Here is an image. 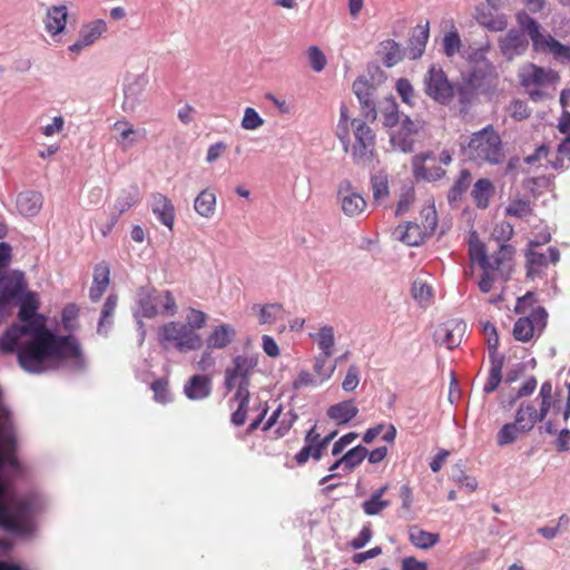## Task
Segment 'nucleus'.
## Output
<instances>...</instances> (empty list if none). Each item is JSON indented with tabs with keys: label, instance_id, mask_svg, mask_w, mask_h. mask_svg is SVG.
Segmentation results:
<instances>
[{
	"label": "nucleus",
	"instance_id": "18",
	"mask_svg": "<svg viewBox=\"0 0 570 570\" xmlns=\"http://www.w3.org/2000/svg\"><path fill=\"white\" fill-rule=\"evenodd\" d=\"M106 31L107 23L101 19L83 24L79 31L78 40L69 46V51L79 53L85 47L94 45Z\"/></svg>",
	"mask_w": 570,
	"mask_h": 570
},
{
	"label": "nucleus",
	"instance_id": "21",
	"mask_svg": "<svg viewBox=\"0 0 570 570\" xmlns=\"http://www.w3.org/2000/svg\"><path fill=\"white\" fill-rule=\"evenodd\" d=\"M151 209L163 225L170 230L174 229L176 218L175 206L167 196L160 193L151 194Z\"/></svg>",
	"mask_w": 570,
	"mask_h": 570
},
{
	"label": "nucleus",
	"instance_id": "36",
	"mask_svg": "<svg viewBox=\"0 0 570 570\" xmlns=\"http://www.w3.org/2000/svg\"><path fill=\"white\" fill-rule=\"evenodd\" d=\"M429 40V23L426 22L424 26H416L414 32L410 39L411 49L410 55L411 58L416 59L422 56L425 46Z\"/></svg>",
	"mask_w": 570,
	"mask_h": 570
},
{
	"label": "nucleus",
	"instance_id": "64",
	"mask_svg": "<svg viewBox=\"0 0 570 570\" xmlns=\"http://www.w3.org/2000/svg\"><path fill=\"white\" fill-rule=\"evenodd\" d=\"M79 308L76 304H68L61 313V322L66 330H73V322L78 318Z\"/></svg>",
	"mask_w": 570,
	"mask_h": 570
},
{
	"label": "nucleus",
	"instance_id": "41",
	"mask_svg": "<svg viewBox=\"0 0 570 570\" xmlns=\"http://www.w3.org/2000/svg\"><path fill=\"white\" fill-rule=\"evenodd\" d=\"M322 351V353L333 354L334 347V330L332 326L324 325L320 328L318 333L311 334Z\"/></svg>",
	"mask_w": 570,
	"mask_h": 570
},
{
	"label": "nucleus",
	"instance_id": "24",
	"mask_svg": "<svg viewBox=\"0 0 570 570\" xmlns=\"http://www.w3.org/2000/svg\"><path fill=\"white\" fill-rule=\"evenodd\" d=\"M68 9L66 6H52L47 10L45 22V29L52 37L61 33L67 23Z\"/></svg>",
	"mask_w": 570,
	"mask_h": 570
},
{
	"label": "nucleus",
	"instance_id": "38",
	"mask_svg": "<svg viewBox=\"0 0 570 570\" xmlns=\"http://www.w3.org/2000/svg\"><path fill=\"white\" fill-rule=\"evenodd\" d=\"M472 175L468 169H461L458 178L453 186L450 188L448 198L450 203H454L461 199L463 194L468 190L471 185Z\"/></svg>",
	"mask_w": 570,
	"mask_h": 570
},
{
	"label": "nucleus",
	"instance_id": "53",
	"mask_svg": "<svg viewBox=\"0 0 570 570\" xmlns=\"http://www.w3.org/2000/svg\"><path fill=\"white\" fill-rule=\"evenodd\" d=\"M443 51L448 57H453L461 48V39L458 31L445 33L442 40Z\"/></svg>",
	"mask_w": 570,
	"mask_h": 570
},
{
	"label": "nucleus",
	"instance_id": "15",
	"mask_svg": "<svg viewBox=\"0 0 570 570\" xmlns=\"http://www.w3.org/2000/svg\"><path fill=\"white\" fill-rule=\"evenodd\" d=\"M337 198L343 213L348 217H358L366 209V200L352 186L351 181L343 180L338 185Z\"/></svg>",
	"mask_w": 570,
	"mask_h": 570
},
{
	"label": "nucleus",
	"instance_id": "14",
	"mask_svg": "<svg viewBox=\"0 0 570 570\" xmlns=\"http://www.w3.org/2000/svg\"><path fill=\"white\" fill-rule=\"evenodd\" d=\"M27 287L24 274L19 271L9 272L0 277V309L6 308L11 301L22 296ZM3 322V314H0V324Z\"/></svg>",
	"mask_w": 570,
	"mask_h": 570
},
{
	"label": "nucleus",
	"instance_id": "33",
	"mask_svg": "<svg viewBox=\"0 0 570 570\" xmlns=\"http://www.w3.org/2000/svg\"><path fill=\"white\" fill-rule=\"evenodd\" d=\"M387 489L389 485L381 487L372 493L368 500L362 503V509L366 515L380 514L383 510L390 507L391 501L383 499Z\"/></svg>",
	"mask_w": 570,
	"mask_h": 570
},
{
	"label": "nucleus",
	"instance_id": "47",
	"mask_svg": "<svg viewBox=\"0 0 570 570\" xmlns=\"http://www.w3.org/2000/svg\"><path fill=\"white\" fill-rule=\"evenodd\" d=\"M532 208L529 200L525 199H512L505 207V216L525 218L530 216Z\"/></svg>",
	"mask_w": 570,
	"mask_h": 570
},
{
	"label": "nucleus",
	"instance_id": "44",
	"mask_svg": "<svg viewBox=\"0 0 570 570\" xmlns=\"http://www.w3.org/2000/svg\"><path fill=\"white\" fill-rule=\"evenodd\" d=\"M381 52L386 67H393L402 59L400 46L392 39L381 43Z\"/></svg>",
	"mask_w": 570,
	"mask_h": 570
},
{
	"label": "nucleus",
	"instance_id": "59",
	"mask_svg": "<svg viewBox=\"0 0 570 570\" xmlns=\"http://www.w3.org/2000/svg\"><path fill=\"white\" fill-rule=\"evenodd\" d=\"M308 60L312 69L316 72H321L325 68L327 62L325 55L316 46L309 47Z\"/></svg>",
	"mask_w": 570,
	"mask_h": 570
},
{
	"label": "nucleus",
	"instance_id": "40",
	"mask_svg": "<svg viewBox=\"0 0 570 570\" xmlns=\"http://www.w3.org/2000/svg\"><path fill=\"white\" fill-rule=\"evenodd\" d=\"M476 20L480 24L491 31H502L508 26V20L503 14H493L492 12H484L478 10Z\"/></svg>",
	"mask_w": 570,
	"mask_h": 570
},
{
	"label": "nucleus",
	"instance_id": "12",
	"mask_svg": "<svg viewBox=\"0 0 570 570\" xmlns=\"http://www.w3.org/2000/svg\"><path fill=\"white\" fill-rule=\"evenodd\" d=\"M548 313L544 307L533 308L528 316L520 317L513 326V337L520 342H529L540 335L547 326Z\"/></svg>",
	"mask_w": 570,
	"mask_h": 570
},
{
	"label": "nucleus",
	"instance_id": "5",
	"mask_svg": "<svg viewBox=\"0 0 570 570\" xmlns=\"http://www.w3.org/2000/svg\"><path fill=\"white\" fill-rule=\"evenodd\" d=\"M462 153L468 160L478 166H497L505 159L502 138L493 125L473 132L466 144L462 145Z\"/></svg>",
	"mask_w": 570,
	"mask_h": 570
},
{
	"label": "nucleus",
	"instance_id": "19",
	"mask_svg": "<svg viewBox=\"0 0 570 570\" xmlns=\"http://www.w3.org/2000/svg\"><path fill=\"white\" fill-rule=\"evenodd\" d=\"M374 90V87L365 79H356L353 82V91L363 107L365 119L368 121H374L377 116L373 99Z\"/></svg>",
	"mask_w": 570,
	"mask_h": 570
},
{
	"label": "nucleus",
	"instance_id": "48",
	"mask_svg": "<svg viewBox=\"0 0 570 570\" xmlns=\"http://www.w3.org/2000/svg\"><path fill=\"white\" fill-rule=\"evenodd\" d=\"M336 431L330 433L328 435L322 438L320 433L316 432V426L314 425L312 429H309L304 438V442L308 445H312L314 448H318V445H322V451H324L330 442L336 436Z\"/></svg>",
	"mask_w": 570,
	"mask_h": 570
},
{
	"label": "nucleus",
	"instance_id": "8",
	"mask_svg": "<svg viewBox=\"0 0 570 570\" xmlns=\"http://www.w3.org/2000/svg\"><path fill=\"white\" fill-rule=\"evenodd\" d=\"M258 365L257 353L236 355L232 364L224 372V386L228 392L234 390H249L250 379Z\"/></svg>",
	"mask_w": 570,
	"mask_h": 570
},
{
	"label": "nucleus",
	"instance_id": "10",
	"mask_svg": "<svg viewBox=\"0 0 570 570\" xmlns=\"http://www.w3.org/2000/svg\"><path fill=\"white\" fill-rule=\"evenodd\" d=\"M423 82L425 94L441 105L449 104L454 97V87L441 68L431 67Z\"/></svg>",
	"mask_w": 570,
	"mask_h": 570
},
{
	"label": "nucleus",
	"instance_id": "61",
	"mask_svg": "<svg viewBox=\"0 0 570 570\" xmlns=\"http://www.w3.org/2000/svg\"><path fill=\"white\" fill-rule=\"evenodd\" d=\"M539 397L541 400L540 402V410L542 411V414L549 413L551 406H552V384L551 382L547 381L542 383L539 392Z\"/></svg>",
	"mask_w": 570,
	"mask_h": 570
},
{
	"label": "nucleus",
	"instance_id": "58",
	"mask_svg": "<svg viewBox=\"0 0 570 570\" xmlns=\"http://www.w3.org/2000/svg\"><path fill=\"white\" fill-rule=\"evenodd\" d=\"M501 372H502V365L500 363L493 364L491 366L488 379L483 386V391L485 393H492L497 390V387L499 386L501 379H502Z\"/></svg>",
	"mask_w": 570,
	"mask_h": 570
},
{
	"label": "nucleus",
	"instance_id": "54",
	"mask_svg": "<svg viewBox=\"0 0 570 570\" xmlns=\"http://www.w3.org/2000/svg\"><path fill=\"white\" fill-rule=\"evenodd\" d=\"M373 199L376 203L382 202L389 195L387 179L382 176H374L371 179Z\"/></svg>",
	"mask_w": 570,
	"mask_h": 570
},
{
	"label": "nucleus",
	"instance_id": "9",
	"mask_svg": "<svg viewBox=\"0 0 570 570\" xmlns=\"http://www.w3.org/2000/svg\"><path fill=\"white\" fill-rule=\"evenodd\" d=\"M452 155L449 150H442L436 157L433 151H425L412 158L413 175L417 180L435 181L445 175L442 165H450Z\"/></svg>",
	"mask_w": 570,
	"mask_h": 570
},
{
	"label": "nucleus",
	"instance_id": "7",
	"mask_svg": "<svg viewBox=\"0 0 570 570\" xmlns=\"http://www.w3.org/2000/svg\"><path fill=\"white\" fill-rule=\"evenodd\" d=\"M158 340L165 348H176L180 353L199 350L203 346L202 336L190 326L180 322H168L158 330Z\"/></svg>",
	"mask_w": 570,
	"mask_h": 570
},
{
	"label": "nucleus",
	"instance_id": "55",
	"mask_svg": "<svg viewBox=\"0 0 570 570\" xmlns=\"http://www.w3.org/2000/svg\"><path fill=\"white\" fill-rule=\"evenodd\" d=\"M117 303H118V297L115 294H110L106 298L102 309H101L100 321H99V325H98L99 332L101 331V328L104 327V325L106 323H110L109 318L112 317V315L116 311V307H117Z\"/></svg>",
	"mask_w": 570,
	"mask_h": 570
},
{
	"label": "nucleus",
	"instance_id": "22",
	"mask_svg": "<svg viewBox=\"0 0 570 570\" xmlns=\"http://www.w3.org/2000/svg\"><path fill=\"white\" fill-rule=\"evenodd\" d=\"M547 414H542L541 410H537L531 402H522L514 415V422L524 430L531 432L538 422H542Z\"/></svg>",
	"mask_w": 570,
	"mask_h": 570
},
{
	"label": "nucleus",
	"instance_id": "25",
	"mask_svg": "<svg viewBox=\"0 0 570 570\" xmlns=\"http://www.w3.org/2000/svg\"><path fill=\"white\" fill-rule=\"evenodd\" d=\"M186 396L190 400H203L212 393V380L206 375H193L184 386Z\"/></svg>",
	"mask_w": 570,
	"mask_h": 570
},
{
	"label": "nucleus",
	"instance_id": "6",
	"mask_svg": "<svg viewBox=\"0 0 570 570\" xmlns=\"http://www.w3.org/2000/svg\"><path fill=\"white\" fill-rule=\"evenodd\" d=\"M177 313L176 299L170 291L139 288L137 293V317L154 318L157 315L174 316Z\"/></svg>",
	"mask_w": 570,
	"mask_h": 570
},
{
	"label": "nucleus",
	"instance_id": "16",
	"mask_svg": "<svg viewBox=\"0 0 570 570\" xmlns=\"http://www.w3.org/2000/svg\"><path fill=\"white\" fill-rule=\"evenodd\" d=\"M466 323L462 320H450L441 324L434 333L435 342L449 350L458 347L465 334Z\"/></svg>",
	"mask_w": 570,
	"mask_h": 570
},
{
	"label": "nucleus",
	"instance_id": "56",
	"mask_svg": "<svg viewBox=\"0 0 570 570\" xmlns=\"http://www.w3.org/2000/svg\"><path fill=\"white\" fill-rule=\"evenodd\" d=\"M399 114L397 106L394 100H391L387 107L383 110V125L389 128L397 127L402 120Z\"/></svg>",
	"mask_w": 570,
	"mask_h": 570
},
{
	"label": "nucleus",
	"instance_id": "57",
	"mask_svg": "<svg viewBox=\"0 0 570 570\" xmlns=\"http://www.w3.org/2000/svg\"><path fill=\"white\" fill-rule=\"evenodd\" d=\"M510 116L517 120L521 121L530 117L531 110L529 109L525 101L520 99H514L511 101L509 106Z\"/></svg>",
	"mask_w": 570,
	"mask_h": 570
},
{
	"label": "nucleus",
	"instance_id": "42",
	"mask_svg": "<svg viewBox=\"0 0 570 570\" xmlns=\"http://www.w3.org/2000/svg\"><path fill=\"white\" fill-rule=\"evenodd\" d=\"M366 455L367 449L362 445H357L348 450L341 459H338V463H343L347 471H352L363 462Z\"/></svg>",
	"mask_w": 570,
	"mask_h": 570
},
{
	"label": "nucleus",
	"instance_id": "28",
	"mask_svg": "<svg viewBox=\"0 0 570 570\" xmlns=\"http://www.w3.org/2000/svg\"><path fill=\"white\" fill-rule=\"evenodd\" d=\"M358 413L357 406L353 400L343 401L331 405L327 410V416L338 425L348 423Z\"/></svg>",
	"mask_w": 570,
	"mask_h": 570
},
{
	"label": "nucleus",
	"instance_id": "27",
	"mask_svg": "<svg viewBox=\"0 0 570 570\" xmlns=\"http://www.w3.org/2000/svg\"><path fill=\"white\" fill-rule=\"evenodd\" d=\"M235 336V328L228 324H220L214 326V328L207 336V346L208 348H225L233 342Z\"/></svg>",
	"mask_w": 570,
	"mask_h": 570
},
{
	"label": "nucleus",
	"instance_id": "62",
	"mask_svg": "<svg viewBox=\"0 0 570 570\" xmlns=\"http://www.w3.org/2000/svg\"><path fill=\"white\" fill-rule=\"evenodd\" d=\"M396 91L402 98L403 102L413 105L414 88L409 79L401 78L396 82Z\"/></svg>",
	"mask_w": 570,
	"mask_h": 570
},
{
	"label": "nucleus",
	"instance_id": "52",
	"mask_svg": "<svg viewBox=\"0 0 570 570\" xmlns=\"http://www.w3.org/2000/svg\"><path fill=\"white\" fill-rule=\"evenodd\" d=\"M240 125L246 130H255L264 125V119L254 108L247 107L244 110Z\"/></svg>",
	"mask_w": 570,
	"mask_h": 570
},
{
	"label": "nucleus",
	"instance_id": "13",
	"mask_svg": "<svg viewBox=\"0 0 570 570\" xmlns=\"http://www.w3.org/2000/svg\"><path fill=\"white\" fill-rule=\"evenodd\" d=\"M422 128V120L403 116L400 125L391 132L390 141L395 149L403 153H411Z\"/></svg>",
	"mask_w": 570,
	"mask_h": 570
},
{
	"label": "nucleus",
	"instance_id": "37",
	"mask_svg": "<svg viewBox=\"0 0 570 570\" xmlns=\"http://www.w3.org/2000/svg\"><path fill=\"white\" fill-rule=\"evenodd\" d=\"M524 434H528V432L521 430L514 421L505 423L497 433V444L499 446L513 444L521 435Z\"/></svg>",
	"mask_w": 570,
	"mask_h": 570
},
{
	"label": "nucleus",
	"instance_id": "1",
	"mask_svg": "<svg viewBox=\"0 0 570 570\" xmlns=\"http://www.w3.org/2000/svg\"><path fill=\"white\" fill-rule=\"evenodd\" d=\"M18 318L22 324H12L0 336V353H17L20 367L30 374H41L60 365L83 371L87 362L83 347L72 334L60 335L46 324V317L38 314L40 302L35 292L19 297Z\"/></svg>",
	"mask_w": 570,
	"mask_h": 570
},
{
	"label": "nucleus",
	"instance_id": "20",
	"mask_svg": "<svg viewBox=\"0 0 570 570\" xmlns=\"http://www.w3.org/2000/svg\"><path fill=\"white\" fill-rule=\"evenodd\" d=\"M138 203V191L135 190H122L117 199L115 200L112 212L110 214V222L106 226L105 229H102V235L107 236L114 226L117 224L118 219L122 214L128 212L134 205Z\"/></svg>",
	"mask_w": 570,
	"mask_h": 570
},
{
	"label": "nucleus",
	"instance_id": "35",
	"mask_svg": "<svg viewBox=\"0 0 570 570\" xmlns=\"http://www.w3.org/2000/svg\"><path fill=\"white\" fill-rule=\"evenodd\" d=\"M286 316V311L282 304H264L258 306V320L261 324H274L277 321H283Z\"/></svg>",
	"mask_w": 570,
	"mask_h": 570
},
{
	"label": "nucleus",
	"instance_id": "2",
	"mask_svg": "<svg viewBox=\"0 0 570 570\" xmlns=\"http://www.w3.org/2000/svg\"><path fill=\"white\" fill-rule=\"evenodd\" d=\"M515 19L520 31L511 29L499 40V47L504 57L511 60L524 53L529 47L527 35L535 52L551 55L553 59L562 62L570 60V46L561 43L544 31L541 24L525 11L518 12Z\"/></svg>",
	"mask_w": 570,
	"mask_h": 570
},
{
	"label": "nucleus",
	"instance_id": "39",
	"mask_svg": "<svg viewBox=\"0 0 570 570\" xmlns=\"http://www.w3.org/2000/svg\"><path fill=\"white\" fill-rule=\"evenodd\" d=\"M411 293L415 302L422 307H428L433 302L432 287L421 279H415L413 282Z\"/></svg>",
	"mask_w": 570,
	"mask_h": 570
},
{
	"label": "nucleus",
	"instance_id": "46",
	"mask_svg": "<svg viewBox=\"0 0 570 570\" xmlns=\"http://www.w3.org/2000/svg\"><path fill=\"white\" fill-rule=\"evenodd\" d=\"M528 275L533 276L539 274L543 268L548 266V257L543 253L535 250H528L525 254Z\"/></svg>",
	"mask_w": 570,
	"mask_h": 570
},
{
	"label": "nucleus",
	"instance_id": "29",
	"mask_svg": "<svg viewBox=\"0 0 570 570\" xmlns=\"http://www.w3.org/2000/svg\"><path fill=\"white\" fill-rule=\"evenodd\" d=\"M17 207L24 216H35L42 207V195L38 191L28 190L18 195Z\"/></svg>",
	"mask_w": 570,
	"mask_h": 570
},
{
	"label": "nucleus",
	"instance_id": "60",
	"mask_svg": "<svg viewBox=\"0 0 570 570\" xmlns=\"http://www.w3.org/2000/svg\"><path fill=\"white\" fill-rule=\"evenodd\" d=\"M482 330L487 340L489 351L491 354H494L499 347V335L497 328L492 323L485 322L482 324Z\"/></svg>",
	"mask_w": 570,
	"mask_h": 570
},
{
	"label": "nucleus",
	"instance_id": "26",
	"mask_svg": "<svg viewBox=\"0 0 570 570\" xmlns=\"http://www.w3.org/2000/svg\"><path fill=\"white\" fill-rule=\"evenodd\" d=\"M234 392L230 402L236 403V409L230 415V422L235 426H242L247 420L250 393L249 390H234Z\"/></svg>",
	"mask_w": 570,
	"mask_h": 570
},
{
	"label": "nucleus",
	"instance_id": "17",
	"mask_svg": "<svg viewBox=\"0 0 570 570\" xmlns=\"http://www.w3.org/2000/svg\"><path fill=\"white\" fill-rule=\"evenodd\" d=\"M519 77L521 85L525 88L531 86L544 87L559 80V75L556 71L549 68L539 67L534 63H528L524 66L521 69Z\"/></svg>",
	"mask_w": 570,
	"mask_h": 570
},
{
	"label": "nucleus",
	"instance_id": "34",
	"mask_svg": "<svg viewBox=\"0 0 570 570\" xmlns=\"http://www.w3.org/2000/svg\"><path fill=\"white\" fill-rule=\"evenodd\" d=\"M112 129L118 134L116 141L124 150H127L136 142L134 136L137 134V130L134 129V126L128 120L121 119L116 121Z\"/></svg>",
	"mask_w": 570,
	"mask_h": 570
},
{
	"label": "nucleus",
	"instance_id": "11",
	"mask_svg": "<svg viewBox=\"0 0 570 570\" xmlns=\"http://www.w3.org/2000/svg\"><path fill=\"white\" fill-rule=\"evenodd\" d=\"M490 46L487 43L470 55L471 71L470 81L475 87H482L492 83L498 78L494 65L487 59Z\"/></svg>",
	"mask_w": 570,
	"mask_h": 570
},
{
	"label": "nucleus",
	"instance_id": "23",
	"mask_svg": "<svg viewBox=\"0 0 570 570\" xmlns=\"http://www.w3.org/2000/svg\"><path fill=\"white\" fill-rule=\"evenodd\" d=\"M110 268L106 262L95 266L92 285L89 289V297L92 302H98L107 291L110 282Z\"/></svg>",
	"mask_w": 570,
	"mask_h": 570
},
{
	"label": "nucleus",
	"instance_id": "32",
	"mask_svg": "<svg viewBox=\"0 0 570 570\" xmlns=\"http://www.w3.org/2000/svg\"><path fill=\"white\" fill-rule=\"evenodd\" d=\"M409 541L419 549L428 550L440 541L438 533L428 532L416 525L409 530Z\"/></svg>",
	"mask_w": 570,
	"mask_h": 570
},
{
	"label": "nucleus",
	"instance_id": "3",
	"mask_svg": "<svg viewBox=\"0 0 570 570\" xmlns=\"http://www.w3.org/2000/svg\"><path fill=\"white\" fill-rule=\"evenodd\" d=\"M366 121L351 118L346 104H341L335 134L344 151L350 153L353 163L361 166H370L375 158L376 137Z\"/></svg>",
	"mask_w": 570,
	"mask_h": 570
},
{
	"label": "nucleus",
	"instance_id": "51",
	"mask_svg": "<svg viewBox=\"0 0 570 570\" xmlns=\"http://www.w3.org/2000/svg\"><path fill=\"white\" fill-rule=\"evenodd\" d=\"M322 445L314 448L305 443V445L295 454L294 459L298 465L305 464L311 458L315 461L321 460L323 455Z\"/></svg>",
	"mask_w": 570,
	"mask_h": 570
},
{
	"label": "nucleus",
	"instance_id": "49",
	"mask_svg": "<svg viewBox=\"0 0 570 570\" xmlns=\"http://www.w3.org/2000/svg\"><path fill=\"white\" fill-rule=\"evenodd\" d=\"M207 320L208 315L205 312L190 307L187 311L186 323L184 324L197 332V330L206 326Z\"/></svg>",
	"mask_w": 570,
	"mask_h": 570
},
{
	"label": "nucleus",
	"instance_id": "43",
	"mask_svg": "<svg viewBox=\"0 0 570 570\" xmlns=\"http://www.w3.org/2000/svg\"><path fill=\"white\" fill-rule=\"evenodd\" d=\"M145 89V81L140 77H136L131 82H129L125 87V100L122 104V108L126 110L129 106V108H134L135 102L137 101L138 97Z\"/></svg>",
	"mask_w": 570,
	"mask_h": 570
},
{
	"label": "nucleus",
	"instance_id": "30",
	"mask_svg": "<svg viewBox=\"0 0 570 570\" xmlns=\"http://www.w3.org/2000/svg\"><path fill=\"white\" fill-rule=\"evenodd\" d=\"M494 194V186L489 178H480L475 181L471 196L475 206L480 209L489 207L490 198Z\"/></svg>",
	"mask_w": 570,
	"mask_h": 570
},
{
	"label": "nucleus",
	"instance_id": "31",
	"mask_svg": "<svg viewBox=\"0 0 570 570\" xmlns=\"http://www.w3.org/2000/svg\"><path fill=\"white\" fill-rule=\"evenodd\" d=\"M194 209L199 216L212 218L216 210V194L208 188L203 189L195 198Z\"/></svg>",
	"mask_w": 570,
	"mask_h": 570
},
{
	"label": "nucleus",
	"instance_id": "50",
	"mask_svg": "<svg viewBox=\"0 0 570 570\" xmlns=\"http://www.w3.org/2000/svg\"><path fill=\"white\" fill-rule=\"evenodd\" d=\"M322 445L314 448L305 443V445L295 454L294 459L298 465L305 464L311 458L315 461L321 460L323 455Z\"/></svg>",
	"mask_w": 570,
	"mask_h": 570
},
{
	"label": "nucleus",
	"instance_id": "63",
	"mask_svg": "<svg viewBox=\"0 0 570 570\" xmlns=\"http://www.w3.org/2000/svg\"><path fill=\"white\" fill-rule=\"evenodd\" d=\"M360 383V371L356 365H351L342 382V387L346 392L354 391Z\"/></svg>",
	"mask_w": 570,
	"mask_h": 570
},
{
	"label": "nucleus",
	"instance_id": "45",
	"mask_svg": "<svg viewBox=\"0 0 570 570\" xmlns=\"http://www.w3.org/2000/svg\"><path fill=\"white\" fill-rule=\"evenodd\" d=\"M332 354L321 353L315 357L314 372L320 377L321 382H324L333 375L335 371V364H328V360Z\"/></svg>",
	"mask_w": 570,
	"mask_h": 570
},
{
	"label": "nucleus",
	"instance_id": "4",
	"mask_svg": "<svg viewBox=\"0 0 570 570\" xmlns=\"http://www.w3.org/2000/svg\"><path fill=\"white\" fill-rule=\"evenodd\" d=\"M469 257L482 269L478 284L482 293H489L497 282L505 283L510 279L513 271L511 246L500 245L494 253L489 255L485 245L472 235L469 239Z\"/></svg>",
	"mask_w": 570,
	"mask_h": 570
}]
</instances>
